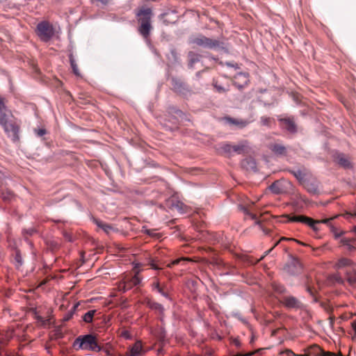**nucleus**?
Segmentation results:
<instances>
[{"mask_svg": "<svg viewBox=\"0 0 356 356\" xmlns=\"http://www.w3.org/2000/svg\"><path fill=\"white\" fill-rule=\"evenodd\" d=\"M221 149L225 153L231 154L233 152V146L229 144H224L221 146Z\"/></svg>", "mask_w": 356, "mask_h": 356, "instance_id": "4be33fe9", "label": "nucleus"}, {"mask_svg": "<svg viewBox=\"0 0 356 356\" xmlns=\"http://www.w3.org/2000/svg\"><path fill=\"white\" fill-rule=\"evenodd\" d=\"M338 161L341 165L345 168H348L350 166V162L348 159L344 157L343 155L338 157Z\"/></svg>", "mask_w": 356, "mask_h": 356, "instance_id": "aec40b11", "label": "nucleus"}, {"mask_svg": "<svg viewBox=\"0 0 356 356\" xmlns=\"http://www.w3.org/2000/svg\"><path fill=\"white\" fill-rule=\"evenodd\" d=\"M272 249H270L268 250L266 252V254H268L270 251H271Z\"/></svg>", "mask_w": 356, "mask_h": 356, "instance_id": "4c0bfd02", "label": "nucleus"}, {"mask_svg": "<svg viewBox=\"0 0 356 356\" xmlns=\"http://www.w3.org/2000/svg\"><path fill=\"white\" fill-rule=\"evenodd\" d=\"M179 261V260H175L172 262V264H178V262Z\"/></svg>", "mask_w": 356, "mask_h": 356, "instance_id": "e433bc0d", "label": "nucleus"}, {"mask_svg": "<svg viewBox=\"0 0 356 356\" xmlns=\"http://www.w3.org/2000/svg\"><path fill=\"white\" fill-rule=\"evenodd\" d=\"M154 287L158 290V291L160 293H161L163 296H165V293L164 292H163L162 290L160 289L159 284L158 282L154 284Z\"/></svg>", "mask_w": 356, "mask_h": 356, "instance_id": "cd10ccee", "label": "nucleus"}, {"mask_svg": "<svg viewBox=\"0 0 356 356\" xmlns=\"http://www.w3.org/2000/svg\"><path fill=\"white\" fill-rule=\"evenodd\" d=\"M270 190L275 193H282L284 192L282 188V182L277 181V182L273 183L270 187Z\"/></svg>", "mask_w": 356, "mask_h": 356, "instance_id": "2eb2a0df", "label": "nucleus"}, {"mask_svg": "<svg viewBox=\"0 0 356 356\" xmlns=\"http://www.w3.org/2000/svg\"><path fill=\"white\" fill-rule=\"evenodd\" d=\"M353 329H354V330H355V332L356 333V322H354L353 323Z\"/></svg>", "mask_w": 356, "mask_h": 356, "instance_id": "f704fd0d", "label": "nucleus"}, {"mask_svg": "<svg viewBox=\"0 0 356 356\" xmlns=\"http://www.w3.org/2000/svg\"><path fill=\"white\" fill-rule=\"evenodd\" d=\"M141 282L140 277L137 274L131 277L129 281H125L120 285V289L124 292L131 289L134 286L139 284Z\"/></svg>", "mask_w": 356, "mask_h": 356, "instance_id": "0eeeda50", "label": "nucleus"}, {"mask_svg": "<svg viewBox=\"0 0 356 356\" xmlns=\"http://www.w3.org/2000/svg\"><path fill=\"white\" fill-rule=\"evenodd\" d=\"M45 133H46V131H45V130H44V129H38V130L37 131V134H38V136H42L44 135V134H45Z\"/></svg>", "mask_w": 356, "mask_h": 356, "instance_id": "c85d7f7f", "label": "nucleus"}, {"mask_svg": "<svg viewBox=\"0 0 356 356\" xmlns=\"http://www.w3.org/2000/svg\"><path fill=\"white\" fill-rule=\"evenodd\" d=\"M236 344L237 346H238V345H239V343H238V341H236Z\"/></svg>", "mask_w": 356, "mask_h": 356, "instance_id": "ea45409f", "label": "nucleus"}, {"mask_svg": "<svg viewBox=\"0 0 356 356\" xmlns=\"http://www.w3.org/2000/svg\"><path fill=\"white\" fill-rule=\"evenodd\" d=\"M287 353H288V355L289 356H309V355L307 354H300V355H296V354H294L292 351L291 350H288L287 351Z\"/></svg>", "mask_w": 356, "mask_h": 356, "instance_id": "bb28decb", "label": "nucleus"}, {"mask_svg": "<svg viewBox=\"0 0 356 356\" xmlns=\"http://www.w3.org/2000/svg\"><path fill=\"white\" fill-rule=\"evenodd\" d=\"M70 65H71V67L72 68V70H73V72L74 73V74L76 76H80V72L78 69V66H77L76 61L74 59L73 56L72 54L70 56Z\"/></svg>", "mask_w": 356, "mask_h": 356, "instance_id": "a211bd4d", "label": "nucleus"}, {"mask_svg": "<svg viewBox=\"0 0 356 356\" xmlns=\"http://www.w3.org/2000/svg\"><path fill=\"white\" fill-rule=\"evenodd\" d=\"M133 264H134V268L135 269L138 268L140 267V264L139 263H134Z\"/></svg>", "mask_w": 356, "mask_h": 356, "instance_id": "473e14b6", "label": "nucleus"}, {"mask_svg": "<svg viewBox=\"0 0 356 356\" xmlns=\"http://www.w3.org/2000/svg\"><path fill=\"white\" fill-rule=\"evenodd\" d=\"M323 353V356H334V354L333 353H329V352H322Z\"/></svg>", "mask_w": 356, "mask_h": 356, "instance_id": "7c9ffc66", "label": "nucleus"}, {"mask_svg": "<svg viewBox=\"0 0 356 356\" xmlns=\"http://www.w3.org/2000/svg\"><path fill=\"white\" fill-rule=\"evenodd\" d=\"M271 149L275 154H282L284 152L285 148L282 145H275L272 147Z\"/></svg>", "mask_w": 356, "mask_h": 356, "instance_id": "412c9836", "label": "nucleus"}, {"mask_svg": "<svg viewBox=\"0 0 356 356\" xmlns=\"http://www.w3.org/2000/svg\"><path fill=\"white\" fill-rule=\"evenodd\" d=\"M33 232H34L33 230H31V231H30V232H29V234H32V233H33Z\"/></svg>", "mask_w": 356, "mask_h": 356, "instance_id": "58836bf2", "label": "nucleus"}, {"mask_svg": "<svg viewBox=\"0 0 356 356\" xmlns=\"http://www.w3.org/2000/svg\"><path fill=\"white\" fill-rule=\"evenodd\" d=\"M143 350L142 344L140 341H137L131 348L130 355L131 356H138L141 355Z\"/></svg>", "mask_w": 356, "mask_h": 356, "instance_id": "f8f14e48", "label": "nucleus"}, {"mask_svg": "<svg viewBox=\"0 0 356 356\" xmlns=\"http://www.w3.org/2000/svg\"><path fill=\"white\" fill-rule=\"evenodd\" d=\"M224 120L227 123H229V124H233V125H236V127H238L239 128H243V127H246L249 123V122L247 120H244L242 119H233V118H228V117L225 118Z\"/></svg>", "mask_w": 356, "mask_h": 356, "instance_id": "9d476101", "label": "nucleus"}, {"mask_svg": "<svg viewBox=\"0 0 356 356\" xmlns=\"http://www.w3.org/2000/svg\"><path fill=\"white\" fill-rule=\"evenodd\" d=\"M214 87H215V88H216V90H217L218 92H225V91H226V90H225L224 88H222V87H221V86H218V85H217V83H215V84H214Z\"/></svg>", "mask_w": 356, "mask_h": 356, "instance_id": "393cba45", "label": "nucleus"}, {"mask_svg": "<svg viewBox=\"0 0 356 356\" xmlns=\"http://www.w3.org/2000/svg\"><path fill=\"white\" fill-rule=\"evenodd\" d=\"M348 280L350 284L353 285L356 284V272L354 273L352 275H348Z\"/></svg>", "mask_w": 356, "mask_h": 356, "instance_id": "5701e85b", "label": "nucleus"}, {"mask_svg": "<svg viewBox=\"0 0 356 356\" xmlns=\"http://www.w3.org/2000/svg\"><path fill=\"white\" fill-rule=\"evenodd\" d=\"M281 122L284 123V127L291 132L296 131V125L293 121L289 119L281 120Z\"/></svg>", "mask_w": 356, "mask_h": 356, "instance_id": "4468645a", "label": "nucleus"}, {"mask_svg": "<svg viewBox=\"0 0 356 356\" xmlns=\"http://www.w3.org/2000/svg\"><path fill=\"white\" fill-rule=\"evenodd\" d=\"M149 265L153 268V269H159V268L156 266V264H154V261L152 260L150 261V262L149 263Z\"/></svg>", "mask_w": 356, "mask_h": 356, "instance_id": "c756f323", "label": "nucleus"}, {"mask_svg": "<svg viewBox=\"0 0 356 356\" xmlns=\"http://www.w3.org/2000/svg\"><path fill=\"white\" fill-rule=\"evenodd\" d=\"M287 222H298L309 226L314 231H318L316 225L318 223H327L330 220L325 219L323 220H314L313 219L305 216H287Z\"/></svg>", "mask_w": 356, "mask_h": 356, "instance_id": "20e7f679", "label": "nucleus"}, {"mask_svg": "<svg viewBox=\"0 0 356 356\" xmlns=\"http://www.w3.org/2000/svg\"><path fill=\"white\" fill-rule=\"evenodd\" d=\"M193 43L197 46L210 49L216 48L220 45V43L218 40H212L203 35L195 38L193 40Z\"/></svg>", "mask_w": 356, "mask_h": 356, "instance_id": "423d86ee", "label": "nucleus"}, {"mask_svg": "<svg viewBox=\"0 0 356 356\" xmlns=\"http://www.w3.org/2000/svg\"><path fill=\"white\" fill-rule=\"evenodd\" d=\"M95 222L99 227L102 229L107 234H108L110 231L112 229V227L110 225L105 224L102 221L95 220Z\"/></svg>", "mask_w": 356, "mask_h": 356, "instance_id": "6ab92c4d", "label": "nucleus"}, {"mask_svg": "<svg viewBox=\"0 0 356 356\" xmlns=\"http://www.w3.org/2000/svg\"><path fill=\"white\" fill-rule=\"evenodd\" d=\"M16 259L20 264H22L21 259L18 256L16 257Z\"/></svg>", "mask_w": 356, "mask_h": 356, "instance_id": "c9c22d12", "label": "nucleus"}, {"mask_svg": "<svg viewBox=\"0 0 356 356\" xmlns=\"http://www.w3.org/2000/svg\"><path fill=\"white\" fill-rule=\"evenodd\" d=\"M147 305L151 309L154 310L156 313L160 314L161 316V320L163 321V315L164 312L163 307L159 303L151 301H148Z\"/></svg>", "mask_w": 356, "mask_h": 356, "instance_id": "9b49d317", "label": "nucleus"}, {"mask_svg": "<svg viewBox=\"0 0 356 356\" xmlns=\"http://www.w3.org/2000/svg\"><path fill=\"white\" fill-rule=\"evenodd\" d=\"M152 15V9L149 8H143L136 13L140 26L138 32L145 38H148L152 29L151 24V17Z\"/></svg>", "mask_w": 356, "mask_h": 356, "instance_id": "f03ea898", "label": "nucleus"}, {"mask_svg": "<svg viewBox=\"0 0 356 356\" xmlns=\"http://www.w3.org/2000/svg\"><path fill=\"white\" fill-rule=\"evenodd\" d=\"M249 82L248 74L246 73H238L234 76V83L238 88L245 86Z\"/></svg>", "mask_w": 356, "mask_h": 356, "instance_id": "6e6552de", "label": "nucleus"}, {"mask_svg": "<svg viewBox=\"0 0 356 356\" xmlns=\"http://www.w3.org/2000/svg\"><path fill=\"white\" fill-rule=\"evenodd\" d=\"M276 290L280 293H282L284 291V289L283 286H279Z\"/></svg>", "mask_w": 356, "mask_h": 356, "instance_id": "2f4dec72", "label": "nucleus"}, {"mask_svg": "<svg viewBox=\"0 0 356 356\" xmlns=\"http://www.w3.org/2000/svg\"><path fill=\"white\" fill-rule=\"evenodd\" d=\"M248 147V143L246 141L242 142L237 145L233 146V152L237 154H241L245 152Z\"/></svg>", "mask_w": 356, "mask_h": 356, "instance_id": "ddd939ff", "label": "nucleus"}, {"mask_svg": "<svg viewBox=\"0 0 356 356\" xmlns=\"http://www.w3.org/2000/svg\"><path fill=\"white\" fill-rule=\"evenodd\" d=\"M294 175L298 178V179H302L303 178V175L302 173L300 171V170H298L297 172H294Z\"/></svg>", "mask_w": 356, "mask_h": 356, "instance_id": "a878e982", "label": "nucleus"}, {"mask_svg": "<svg viewBox=\"0 0 356 356\" xmlns=\"http://www.w3.org/2000/svg\"><path fill=\"white\" fill-rule=\"evenodd\" d=\"M244 212H246V209L245 208L243 209Z\"/></svg>", "mask_w": 356, "mask_h": 356, "instance_id": "a19ab883", "label": "nucleus"}, {"mask_svg": "<svg viewBox=\"0 0 356 356\" xmlns=\"http://www.w3.org/2000/svg\"><path fill=\"white\" fill-rule=\"evenodd\" d=\"M36 33L42 40L47 42L54 35V31L49 22L43 21L38 24Z\"/></svg>", "mask_w": 356, "mask_h": 356, "instance_id": "39448f33", "label": "nucleus"}, {"mask_svg": "<svg viewBox=\"0 0 356 356\" xmlns=\"http://www.w3.org/2000/svg\"><path fill=\"white\" fill-rule=\"evenodd\" d=\"M341 242L345 245H349V241L346 239H342Z\"/></svg>", "mask_w": 356, "mask_h": 356, "instance_id": "72a5a7b5", "label": "nucleus"}, {"mask_svg": "<svg viewBox=\"0 0 356 356\" xmlns=\"http://www.w3.org/2000/svg\"><path fill=\"white\" fill-rule=\"evenodd\" d=\"M270 120L271 119L267 117H262L261 118V121L263 125H268Z\"/></svg>", "mask_w": 356, "mask_h": 356, "instance_id": "b1692460", "label": "nucleus"}, {"mask_svg": "<svg viewBox=\"0 0 356 356\" xmlns=\"http://www.w3.org/2000/svg\"><path fill=\"white\" fill-rule=\"evenodd\" d=\"M355 216H356V213H355Z\"/></svg>", "mask_w": 356, "mask_h": 356, "instance_id": "79ce46f5", "label": "nucleus"}, {"mask_svg": "<svg viewBox=\"0 0 356 356\" xmlns=\"http://www.w3.org/2000/svg\"><path fill=\"white\" fill-rule=\"evenodd\" d=\"M95 312V310H90L86 312L83 316V321L86 323H91Z\"/></svg>", "mask_w": 356, "mask_h": 356, "instance_id": "f3484780", "label": "nucleus"}, {"mask_svg": "<svg viewBox=\"0 0 356 356\" xmlns=\"http://www.w3.org/2000/svg\"><path fill=\"white\" fill-rule=\"evenodd\" d=\"M12 117L11 112L5 106L4 98L0 97V124L8 136L15 140L18 139L19 126L10 119Z\"/></svg>", "mask_w": 356, "mask_h": 356, "instance_id": "f257e3e1", "label": "nucleus"}, {"mask_svg": "<svg viewBox=\"0 0 356 356\" xmlns=\"http://www.w3.org/2000/svg\"><path fill=\"white\" fill-rule=\"evenodd\" d=\"M282 302L288 308H298L300 307V302L293 296L285 297Z\"/></svg>", "mask_w": 356, "mask_h": 356, "instance_id": "1a4fd4ad", "label": "nucleus"}, {"mask_svg": "<svg viewBox=\"0 0 356 356\" xmlns=\"http://www.w3.org/2000/svg\"><path fill=\"white\" fill-rule=\"evenodd\" d=\"M74 346L82 350L99 352L101 348L97 343L95 337L91 334L79 337L74 343Z\"/></svg>", "mask_w": 356, "mask_h": 356, "instance_id": "7ed1b4c3", "label": "nucleus"}, {"mask_svg": "<svg viewBox=\"0 0 356 356\" xmlns=\"http://www.w3.org/2000/svg\"><path fill=\"white\" fill-rule=\"evenodd\" d=\"M351 264L352 261L350 259L347 258H341L335 264V267L337 268H341L345 266H350Z\"/></svg>", "mask_w": 356, "mask_h": 356, "instance_id": "dca6fc26", "label": "nucleus"}]
</instances>
